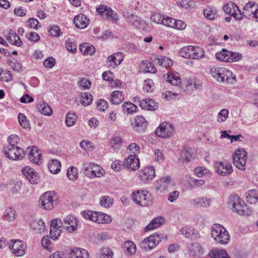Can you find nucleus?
<instances>
[{
    "label": "nucleus",
    "instance_id": "obj_1",
    "mask_svg": "<svg viewBox=\"0 0 258 258\" xmlns=\"http://www.w3.org/2000/svg\"><path fill=\"white\" fill-rule=\"evenodd\" d=\"M228 205L231 207L233 212L240 215H248L251 212L244 201L237 195H232L229 197Z\"/></svg>",
    "mask_w": 258,
    "mask_h": 258
},
{
    "label": "nucleus",
    "instance_id": "obj_2",
    "mask_svg": "<svg viewBox=\"0 0 258 258\" xmlns=\"http://www.w3.org/2000/svg\"><path fill=\"white\" fill-rule=\"evenodd\" d=\"M212 236L219 244H226L230 241V235L227 230L221 225L215 224L212 227Z\"/></svg>",
    "mask_w": 258,
    "mask_h": 258
},
{
    "label": "nucleus",
    "instance_id": "obj_3",
    "mask_svg": "<svg viewBox=\"0 0 258 258\" xmlns=\"http://www.w3.org/2000/svg\"><path fill=\"white\" fill-rule=\"evenodd\" d=\"M58 196L54 191H48L43 194L40 197L39 203L45 210H51L57 205Z\"/></svg>",
    "mask_w": 258,
    "mask_h": 258
},
{
    "label": "nucleus",
    "instance_id": "obj_4",
    "mask_svg": "<svg viewBox=\"0 0 258 258\" xmlns=\"http://www.w3.org/2000/svg\"><path fill=\"white\" fill-rule=\"evenodd\" d=\"M81 215L85 219L98 224L106 223L111 221L108 215L102 212L85 210L81 212Z\"/></svg>",
    "mask_w": 258,
    "mask_h": 258
},
{
    "label": "nucleus",
    "instance_id": "obj_5",
    "mask_svg": "<svg viewBox=\"0 0 258 258\" xmlns=\"http://www.w3.org/2000/svg\"><path fill=\"white\" fill-rule=\"evenodd\" d=\"M132 199L138 205L147 207L151 204L150 195L145 190H137L133 191L131 195Z\"/></svg>",
    "mask_w": 258,
    "mask_h": 258
},
{
    "label": "nucleus",
    "instance_id": "obj_6",
    "mask_svg": "<svg viewBox=\"0 0 258 258\" xmlns=\"http://www.w3.org/2000/svg\"><path fill=\"white\" fill-rule=\"evenodd\" d=\"M85 174L90 178L101 177L105 174L104 170L99 165L94 163H86L83 165Z\"/></svg>",
    "mask_w": 258,
    "mask_h": 258
},
{
    "label": "nucleus",
    "instance_id": "obj_7",
    "mask_svg": "<svg viewBox=\"0 0 258 258\" xmlns=\"http://www.w3.org/2000/svg\"><path fill=\"white\" fill-rule=\"evenodd\" d=\"M9 247L11 253L16 257L22 256L25 255L27 248V244L20 239H12Z\"/></svg>",
    "mask_w": 258,
    "mask_h": 258
},
{
    "label": "nucleus",
    "instance_id": "obj_8",
    "mask_svg": "<svg viewBox=\"0 0 258 258\" xmlns=\"http://www.w3.org/2000/svg\"><path fill=\"white\" fill-rule=\"evenodd\" d=\"M233 163L239 169L244 170L246 167L247 153L243 149L239 148L233 154Z\"/></svg>",
    "mask_w": 258,
    "mask_h": 258
},
{
    "label": "nucleus",
    "instance_id": "obj_9",
    "mask_svg": "<svg viewBox=\"0 0 258 258\" xmlns=\"http://www.w3.org/2000/svg\"><path fill=\"white\" fill-rule=\"evenodd\" d=\"M5 155L9 159L14 160H22L25 157V152L18 146H7L4 147Z\"/></svg>",
    "mask_w": 258,
    "mask_h": 258
},
{
    "label": "nucleus",
    "instance_id": "obj_10",
    "mask_svg": "<svg viewBox=\"0 0 258 258\" xmlns=\"http://www.w3.org/2000/svg\"><path fill=\"white\" fill-rule=\"evenodd\" d=\"M242 13V17L254 20L258 22V4L254 2H249L244 6Z\"/></svg>",
    "mask_w": 258,
    "mask_h": 258
},
{
    "label": "nucleus",
    "instance_id": "obj_11",
    "mask_svg": "<svg viewBox=\"0 0 258 258\" xmlns=\"http://www.w3.org/2000/svg\"><path fill=\"white\" fill-rule=\"evenodd\" d=\"M163 238V234L154 233L145 238L141 242V246L145 249H152L157 246Z\"/></svg>",
    "mask_w": 258,
    "mask_h": 258
},
{
    "label": "nucleus",
    "instance_id": "obj_12",
    "mask_svg": "<svg viewBox=\"0 0 258 258\" xmlns=\"http://www.w3.org/2000/svg\"><path fill=\"white\" fill-rule=\"evenodd\" d=\"M126 19L128 24L135 28L145 31L147 30L149 28L148 23L137 15L130 14Z\"/></svg>",
    "mask_w": 258,
    "mask_h": 258
},
{
    "label": "nucleus",
    "instance_id": "obj_13",
    "mask_svg": "<svg viewBox=\"0 0 258 258\" xmlns=\"http://www.w3.org/2000/svg\"><path fill=\"white\" fill-rule=\"evenodd\" d=\"M126 19L128 24L135 28L145 31L147 30L149 28L148 23L137 15L130 14Z\"/></svg>",
    "mask_w": 258,
    "mask_h": 258
},
{
    "label": "nucleus",
    "instance_id": "obj_14",
    "mask_svg": "<svg viewBox=\"0 0 258 258\" xmlns=\"http://www.w3.org/2000/svg\"><path fill=\"white\" fill-rule=\"evenodd\" d=\"M173 132L174 128L172 125L168 122H164L156 129L155 134L158 137L166 138L170 137Z\"/></svg>",
    "mask_w": 258,
    "mask_h": 258
},
{
    "label": "nucleus",
    "instance_id": "obj_15",
    "mask_svg": "<svg viewBox=\"0 0 258 258\" xmlns=\"http://www.w3.org/2000/svg\"><path fill=\"white\" fill-rule=\"evenodd\" d=\"M224 11L225 13L233 17L236 20H241L242 14L238 7L233 2H229L224 6Z\"/></svg>",
    "mask_w": 258,
    "mask_h": 258
},
{
    "label": "nucleus",
    "instance_id": "obj_16",
    "mask_svg": "<svg viewBox=\"0 0 258 258\" xmlns=\"http://www.w3.org/2000/svg\"><path fill=\"white\" fill-rule=\"evenodd\" d=\"M215 167L217 173L221 176H229L233 172L231 164L226 161L217 162Z\"/></svg>",
    "mask_w": 258,
    "mask_h": 258
},
{
    "label": "nucleus",
    "instance_id": "obj_17",
    "mask_svg": "<svg viewBox=\"0 0 258 258\" xmlns=\"http://www.w3.org/2000/svg\"><path fill=\"white\" fill-rule=\"evenodd\" d=\"M155 176V171L153 166H148L140 171L139 178L144 183L152 180Z\"/></svg>",
    "mask_w": 258,
    "mask_h": 258
},
{
    "label": "nucleus",
    "instance_id": "obj_18",
    "mask_svg": "<svg viewBox=\"0 0 258 258\" xmlns=\"http://www.w3.org/2000/svg\"><path fill=\"white\" fill-rule=\"evenodd\" d=\"M125 166L126 168L132 171L137 170L140 166V162L137 155L132 154L126 158Z\"/></svg>",
    "mask_w": 258,
    "mask_h": 258
},
{
    "label": "nucleus",
    "instance_id": "obj_19",
    "mask_svg": "<svg viewBox=\"0 0 258 258\" xmlns=\"http://www.w3.org/2000/svg\"><path fill=\"white\" fill-rule=\"evenodd\" d=\"M22 172L32 184H37L39 177L37 173L29 166H25L22 169Z\"/></svg>",
    "mask_w": 258,
    "mask_h": 258
},
{
    "label": "nucleus",
    "instance_id": "obj_20",
    "mask_svg": "<svg viewBox=\"0 0 258 258\" xmlns=\"http://www.w3.org/2000/svg\"><path fill=\"white\" fill-rule=\"evenodd\" d=\"M29 159L34 164H41L42 156L40 150L35 146L32 147L29 151Z\"/></svg>",
    "mask_w": 258,
    "mask_h": 258
},
{
    "label": "nucleus",
    "instance_id": "obj_21",
    "mask_svg": "<svg viewBox=\"0 0 258 258\" xmlns=\"http://www.w3.org/2000/svg\"><path fill=\"white\" fill-rule=\"evenodd\" d=\"M68 257L69 258H89V254L85 249L75 247L70 250Z\"/></svg>",
    "mask_w": 258,
    "mask_h": 258
},
{
    "label": "nucleus",
    "instance_id": "obj_22",
    "mask_svg": "<svg viewBox=\"0 0 258 258\" xmlns=\"http://www.w3.org/2000/svg\"><path fill=\"white\" fill-rule=\"evenodd\" d=\"M74 23L77 28L84 29L89 24L90 20L85 15L80 14L75 17Z\"/></svg>",
    "mask_w": 258,
    "mask_h": 258
},
{
    "label": "nucleus",
    "instance_id": "obj_23",
    "mask_svg": "<svg viewBox=\"0 0 258 258\" xmlns=\"http://www.w3.org/2000/svg\"><path fill=\"white\" fill-rule=\"evenodd\" d=\"M67 230L70 232H74L78 228V221L76 218L73 216H69L64 220Z\"/></svg>",
    "mask_w": 258,
    "mask_h": 258
},
{
    "label": "nucleus",
    "instance_id": "obj_24",
    "mask_svg": "<svg viewBox=\"0 0 258 258\" xmlns=\"http://www.w3.org/2000/svg\"><path fill=\"white\" fill-rule=\"evenodd\" d=\"M96 11L97 13L103 19L106 20H111L112 19L113 11L111 8H108L105 5H100L96 9Z\"/></svg>",
    "mask_w": 258,
    "mask_h": 258
},
{
    "label": "nucleus",
    "instance_id": "obj_25",
    "mask_svg": "<svg viewBox=\"0 0 258 258\" xmlns=\"http://www.w3.org/2000/svg\"><path fill=\"white\" fill-rule=\"evenodd\" d=\"M156 183L158 185V189L165 190L174 185L171 177L169 175L161 178L156 181Z\"/></svg>",
    "mask_w": 258,
    "mask_h": 258
},
{
    "label": "nucleus",
    "instance_id": "obj_26",
    "mask_svg": "<svg viewBox=\"0 0 258 258\" xmlns=\"http://www.w3.org/2000/svg\"><path fill=\"white\" fill-rule=\"evenodd\" d=\"M192 204L196 207H208L212 203V200L205 197H198L194 199Z\"/></svg>",
    "mask_w": 258,
    "mask_h": 258
},
{
    "label": "nucleus",
    "instance_id": "obj_27",
    "mask_svg": "<svg viewBox=\"0 0 258 258\" xmlns=\"http://www.w3.org/2000/svg\"><path fill=\"white\" fill-rule=\"evenodd\" d=\"M140 107L147 110H155L157 109V105L153 99H146L140 101Z\"/></svg>",
    "mask_w": 258,
    "mask_h": 258
},
{
    "label": "nucleus",
    "instance_id": "obj_28",
    "mask_svg": "<svg viewBox=\"0 0 258 258\" xmlns=\"http://www.w3.org/2000/svg\"><path fill=\"white\" fill-rule=\"evenodd\" d=\"M148 122L142 116H137L135 118L134 129L138 132H142L147 126Z\"/></svg>",
    "mask_w": 258,
    "mask_h": 258
},
{
    "label": "nucleus",
    "instance_id": "obj_29",
    "mask_svg": "<svg viewBox=\"0 0 258 258\" xmlns=\"http://www.w3.org/2000/svg\"><path fill=\"white\" fill-rule=\"evenodd\" d=\"M166 81L173 86H178L181 83L179 74L177 72H169L167 74Z\"/></svg>",
    "mask_w": 258,
    "mask_h": 258
},
{
    "label": "nucleus",
    "instance_id": "obj_30",
    "mask_svg": "<svg viewBox=\"0 0 258 258\" xmlns=\"http://www.w3.org/2000/svg\"><path fill=\"white\" fill-rule=\"evenodd\" d=\"M47 165L49 171L53 174L58 173L61 169L60 162L56 159L50 160L48 162Z\"/></svg>",
    "mask_w": 258,
    "mask_h": 258
},
{
    "label": "nucleus",
    "instance_id": "obj_31",
    "mask_svg": "<svg viewBox=\"0 0 258 258\" xmlns=\"http://www.w3.org/2000/svg\"><path fill=\"white\" fill-rule=\"evenodd\" d=\"M164 223V219L159 217L153 219L145 228V231L153 230L160 227Z\"/></svg>",
    "mask_w": 258,
    "mask_h": 258
},
{
    "label": "nucleus",
    "instance_id": "obj_32",
    "mask_svg": "<svg viewBox=\"0 0 258 258\" xmlns=\"http://www.w3.org/2000/svg\"><path fill=\"white\" fill-rule=\"evenodd\" d=\"M81 52L85 55H92L95 52V47L88 43H83L80 46Z\"/></svg>",
    "mask_w": 258,
    "mask_h": 258
},
{
    "label": "nucleus",
    "instance_id": "obj_33",
    "mask_svg": "<svg viewBox=\"0 0 258 258\" xmlns=\"http://www.w3.org/2000/svg\"><path fill=\"white\" fill-rule=\"evenodd\" d=\"M140 69L142 72L144 73H155L157 72L153 63L147 60L142 62L140 65Z\"/></svg>",
    "mask_w": 258,
    "mask_h": 258
},
{
    "label": "nucleus",
    "instance_id": "obj_34",
    "mask_svg": "<svg viewBox=\"0 0 258 258\" xmlns=\"http://www.w3.org/2000/svg\"><path fill=\"white\" fill-rule=\"evenodd\" d=\"M223 72L222 78L221 79L222 81V83H227V84H233L235 82V77L232 76V73L229 70L224 68Z\"/></svg>",
    "mask_w": 258,
    "mask_h": 258
},
{
    "label": "nucleus",
    "instance_id": "obj_35",
    "mask_svg": "<svg viewBox=\"0 0 258 258\" xmlns=\"http://www.w3.org/2000/svg\"><path fill=\"white\" fill-rule=\"evenodd\" d=\"M189 250L190 254L193 256H199L203 253L202 248L198 243L190 244Z\"/></svg>",
    "mask_w": 258,
    "mask_h": 258
},
{
    "label": "nucleus",
    "instance_id": "obj_36",
    "mask_svg": "<svg viewBox=\"0 0 258 258\" xmlns=\"http://www.w3.org/2000/svg\"><path fill=\"white\" fill-rule=\"evenodd\" d=\"M209 255L213 258H230L224 249H213L210 252Z\"/></svg>",
    "mask_w": 258,
    "mask_h": 258
},
{
    "label": "nucleus",
    "instance_id": "obj_37",
    "mask_svg": "<svg viewBox=\"0 0 258 258\" xmlns=\"http://www.w3.org/2000/svg\"><path fill=\"white\" fill-rule=\"evenodd\" d=\"M246 201L250 204L256 203L258 201V191L255 189L249 190L246 194Z\"/></svg>",
    "mask_w": 258,
    "mask_h": 258
},
{
    "label": "nucleus",
    "instance_id": "obj_38",
    "mask_svg": "<svg viewBox=\"0 0 258 258\" xmlns=\"http://www.w3.org/2000/svg\"><path fill=\"white\" fill-rule=\"evenodd\" d=\"M224 68L223 67H214L211 69V74L212 77L215 79L218 82H222V78L223 76V72L221 71H224Z\"/></svg>",
    "mask_w": 258,
    "mask_h": 258
},
{
    "label": "nucleus",
    "instance_id": "obj_39",
    "mask_svg": "<svg viewBox=\"0 0 258 258\" xmlns=\"http://www.w3.org/2000/svg\"><path fill=\"white\" fill-rule=\"evenodd\" d=\"M180 160L183 163H187L192 159V154H191V149L188 148H184L181 152Z\"/></svg>",
    "mask_w": 258,
    "mask_h": 258
},
{
    "label": "nucleus",
    "instance_id": "obj_40",
    "mask_svg": "<svg viewBox=\"0 0 258 258\" xmlns=\"http://www.w3.org/2000/svg\"><path fill=\"white\" fill-rule=\"evenodd\" d=\"M205 17L210 20H213L217 17L218 14L216 9L214 7H208L204 12Z\"/></svg>",
    "mask_w": 258,
    "mask_h": 258
},
{
    "label": "nucleus",
    "instance_id": "obj_41",
    "mask_svg": "<svg viewBox=\"0 0 258 258\" xmlns=\"http://www.w3.org/2000/svg\"><path fill=\"white\" fill-rule=\"evenodd\" d=\"M193 55L190 56L192 59H199L205 57V51L201 47L193 46Z\"/></svg>",
    "mask_w": 258,
    "mask_h": 258
},
{
    "label": "nucleus",
    "instance_id": "obj_42",
    "mask_svg": "<svg viewBox=\"0 0 258 258\" xmlns=\"http://www.w3.org/2000/svg\"><path fill=\"white\" fill-rule=\"evenodd\" d=\"M30 225L32 228L39 233L43 231L45 227L44 222L41 219L32 221Z\"/></svg>",
    "mask_w": 258,
    "mask_h": 258
},
{
    "label": "nucleus",
    "instance_id": "obj_43",
    "mask_svg": "<svg viewBox=\"0 0 258 258\" xmlns=\"http://www.w3.org/2000/svg\"><path fill=\"white\" fill-rule=\"evenodd\" d=\"M16 211L11 207H9L6 209V212L3 216L5 220L8 222L13 221L16 218Z\"/></svg>",
    "mask_w": 258,
    "mask_h": 258
},
{
    "label": "nucleus",
    "instance_id": "obj_44",
    "mask_svg": "<svg viewBox=\"0 0 258 258\" xmlns=\"http://www.w3.org/2000/svg\"><path fill=\"white\" fill-rule=\"evenodd\" d=\"M229 51L227 50L226 49L223 48L221 51H218L216 54V57L217 59L225 61V62H229Z\"/></svg>",
    "mask_w": 258,
    "mask_h": 258
},
{
    "label": "nucleus",
    "instance_id": "obj_45",
    "mask_svg": "<svg viewBox=\"0 0 258 258\" xmlns=\"http://www.w3.org/2000/svg\"><path fill=\"white\" fill-rule=\"evenodd\" d=\"M93 101V97L88 93H82L80 95V102L84 106L90 105Z\"/></svg>",
    "mask_w": 258,
    "mask_h": 258
},
{
    "label": "nucleus",
    "instance_id": "obj_46",
    "mask_svg": "<svg viewBox=\"0 0 258 258\" xmlns=\"http://www.w3.org/2000/svg\"><path fill=\"white\" fill-rule=\"evenodd\" d=\"M195 173L199 177H203L205 176L211 175V172L208 169L200 166L195 169Z\"/></svg>",
    "mask_w": 258,
    "mask_h": 258
},
{
    "label": "nucleus",
    "instance_id": "obj_47",
    "mask_svg": "<svg viewBox=\"0 0 258 258\" xmlns=\"http://www.w3.org/2000/svg\"><path fill=\"white\" fill-rule=\"evenodd\" d=\"M9 37V40L12 45L17 46H21L22 45V41L16 33H10Z\"/></svg>",
    "mask_w": 258,
    "mask_h": 258
},
{
    "label": "nucleus",
    "instance_id": "obj_48",
    "mask_svg": "<svg viewBox=\"0 0 258 258\" xmlns=\"http://www.w3.org/2000/svg\"><path fill=\"white\" fill-rule=\"evenodd\" d=\"M199 84L197 83V81L195 79H189L185 82V90L187 91H192L194 89L198 88Z\"/></svg>",
    "mask_w": 258,
    "mask_h": 258
},
{
    "label": "nucleus",
    "instance_id": "obj_49",
    "mask_svg": "<svg viewBox=\"0 0 258 258\" xmlns=\"http://www.w3.org/2000/svg\"><path fill=\"white\" fill-rule=\"evenodd\" d=\"M122 108L124 112L128 114H131L137 112L138 107L133 103L126 102L123 104Z\"/></svg>",
    "mask_w": 258,
    "mask_h": 258
},
{
    "label": "nucleus",
    "instance_id": "obj_50",
    "mask_svg": "<svg viewBox=\"0 0 258 258\" xmlns=\"http://www.w3.org/2000/svg\"><path fill=\"white\" fill-rule=\"evenodd\" d=\"M157 60L159 66L166 68H169L173 65V61L166 56H160L158 58Z\"/></svg>",
    "mask_w": 258,
    "mask_h": 258
},
{
    "label": "nucleus",
    "instance_id": "obj_51",
    "mask_svg": "<svg viewBox=\"0 0 258 258\" xmlns=\"http://www.w3.org/2000/svg\"><path fill=\"white\" fill-rule=\"evenodd\" d=\"M126 151L130 155L132 154L138 155L140 152V147L136 143H131L127 147Z\"/></svg>",
    "mask_w": 258,
    "mask_h": 258
},
{
    "label": "nucleus",
    "instance_id": "obj_52",
    "mask_svg": "<svg viewBox=\"0 0 258 258\" xmlns=\"http://www.w3.org/2000/svg\"><path fill=\"white\" fill-rule=\"evenodd\" d=\"M78 116L74 113L69 112L66 116V123L68 126H72L75 123Z\"/></svg>",
    "mask_w": 258,
    "mask_h": 258
},
{
    "label": "nucleus",
    "instance_id": "obj_53",
    "mask_svg": "<svg viewBox=\"0 0 258 258\" xmlns=\"http://www.w3.org/2000/svg\"><path fill=\"white\" fill-rule=\"evenodd\" d=\"M48 32L51 36L53 37H58L61 34L59 27L56 25L49 26Z\"/></svg>",
    "mask_w": 258,
    "mask_h": 258
},
{
    "label": "nucleus",
    "instance_id": "obj_54",
    "mask_svg": "<svg viewBox=\"0 0 258 258\" xmlns=\"http://www.w3.org/2000/svg\"><path fill=\"white\" fill-rule=\"evenodd\" d=\"M229 115V111L227 109H222L217 115V121L222 123L226 120Z\"/></svg>",
    "mask_w": 258,
    "mask_h": 258
},
{
    "label": "nucleus",
    "instance_id": "obj_55",
    "mask_svg": "<svg viewBox=\"0 0 258 258\" xmlns=\"http://www.w3.org/2000/svg\"><path fill=\"white\" fill-rule=\"evenodd\" d=\"M124 246L130 254H134L136 252V246L132 241H126L124 243Z\"/></svg>",
    "mask_w": 258,
    "mask_h": 258
},
{
    "label": "nucleus",
    "instance_id": "obj_56",
    "mask_svg": "<svg viewBox=\"0 0 258 258\" xmlns=\"http://www.w3.org/2000/svg\"><path fill=\"white\" fill-rule=\"evenodd\" d=\"M18 119L22 127L24 128H30L29 121L24 114L20 113L18 115Z\"/></svg>",
    "mask_w": 258,
    "mask_h": 258
},
{
    "label": "nucleus",
    "instance_id": "obj_57",
    "mask_svg": "<svg viewBox=\"0 0 258 258\" xmlns=\"http://www.w3.org/2000/svg\"><path fill=\"white\" fill-rule=\"evenodd\" d=\"M67 176L72 180H75L78 177V170L75 167L72 166L68 168Z\"/></svg>",
    "mask_w": 258,
    "mask_h": 258
},
{
    "label": "nucleus",
    "instance_id": "obj_58",
    "mask_svg": "<svg viewBox=\"0 0 258 258\" xmlns=\"http://www.w3.org/2000/svg\"><path fill=\"white\" fill-rule=\"evenodd\" d=\"M124 100V95L120 91L114 90V104H119Z\"/></svg>",
    "mask_w": 258,
    "mask_h": 258
},
{
    "label": "nucleus",
    "instance_id": "obj_59",
    "mask_svg": "<svg viewBox=\"0 0 258 258\" xmlns=\"http://www.w3.org/2000/svg\"><path fill=\"white\" fill-rule=\"evenodd\" d=\"M144 90L147 92H152L154 90V83L152 80L148 79L144 81Z\"/></svg>",
    "mask_w": 258,
    "mask_h": 258
},
{
    "label": "nucleus",
    "instance_id": "obj_60",
    "mask_svg": "<svg viewBox=\"0 0 258 258\" xmlns=\"http://www.w3.org/2000/svg\"><path fill=\"white\" fill-rule=\"evenodd\" d=\"M61 233V229L56 228L55 227H50V237L53 240H56L60 235Z\"/></svg>",
    "mask_w": 258,
    "mask_h": 258
},
{
    "label": "nucleus",
    "instance_id": "obj_61",
    "mask_svg": "<svg viewBox=\"0 0 258 258\" xmlns=\"http://www.w3.org/2000/svg\"><path fill=\"white\" fill-rule=\"evenodd\" d=\"M26 38L31 42L33 43L38 42L40 40V36L39 35L34 32H30L26 34Z\"/></svg>",
    "mask_w": 258,
    "mask_h": 258
},
{
    "label": "nucleus",
    "instance_id": "obj_62",
    "mask_svg": "<svg viewBox=\"0 0 258 258\" xmlns=\"http://www.w3.org/2000/svg\"><path fill=\"white\" fill-rule=\"evenodd\" d=\"M229 62H235L241 60L242 58V55L241 53L229 51Z\"/></svg>",
    "mask_w": 258,
    "mask_h": 258
},
{
    "label": "nucleus",
    "instance_id": "obj_63",
    "mask_svg": "<svg viewBox=\"0 0 258 258\" xmlns=\"http://www.w3.org/2000/svg\"><path fill=\"white\" fill-rule=\"evenodd\" d=\"M42 245L43 247L49 251H51L53 249V247L48 236L44 237L41 241Z\"/></svg>",
    "mask_w": 258,
    "mask_h": 258
},
{
    "label": "nucleus",
    "instance_id": "obj_64",
    "mask_svg": "<svg viewBox=\"0 0 258 258\" xmlns=\"http://www.w3.org/2000/svg\"><path fill=\"white\" fill-rule=\"evenodd\" d=\"M113 253L111 249L108 248L102 249V253H100L98 258H112Z\"/></svg>",
    "mask_w": 258,
    "mask_h": 258
}]
</instances>
